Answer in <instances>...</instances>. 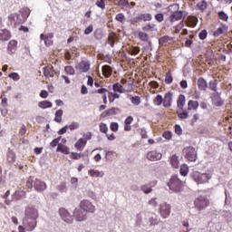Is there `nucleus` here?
<instances>
[{"instance_id": "nucleus-48", "label": "nucleus", "mask_w": 232, "mask_h": 232, "mask_svg": "<svg viewBox=\"0 0 232 232\" xmlns=\"http://www.w3.org/2000/svg\"><path fill=\"white\" fill-rule=\"evenodd\" d=\"M218 84V82L217 80L211 81L209 82V88L210 90H212L213 92H217V86Z\"/></svg>"}, {"instance_id": "nucleus-24", "label": "nucleus", "mask_w": 232, "mask_h": 232, "mask_svg": "<svg viewBox=\"0 0 232 232\" xmlns=\"http://www.w3.org/2000/svg\"><path fill=\"white\" fill-rule=\"evenodd\" d=\"M170 164H171V166H172V168H179V156H177V155H172L171 157H170Z\"/></svg>"}, {"instance_id": "nucleus-58", "label": "nucleus", "mask_w": 232, "mask_h": 232, "mask_svg": "<svg viewBox=\"0 0 232 232\" xmlns=\"http://www.w3.org/2000/svg\"><path fill=\"white\" fill-rule=\"evenodd\" d=\"M111 131H119V123L117 122H112L111 123Z\"/></svg>"}, {"instance_id": "nucleus-2", "label": "nucleus", "mask_w": 232, "mask_h": 232, "mask_svg": "<svg viewBox=\"0 0 232 232\" xmlns=\"http://www.w3.org/2000/svg\"><path fill=\"white\" fill-rule=\"evenodd\" d=\"M191 178L197 184H206L207 182H209L211 179V174L208 173H200L199 171H193L191 173Z\"/></svg>"}, {"instance_id": "nucleus-54", "label": "nucleus", "mask_w": 232, "mask_h": 232, "mask_svg": "<svg viewBox=\"0 0 232 232\" xmlns=\"http://www.w3.org/2000/svg\"><path fill=\"white\" fill-rule=\"evenodd\" d=\"M115 19H116V21H119L120 23H124V19H125L124 14H122V13L118 14L116 15Z\"/></svg>"}, {"instance_id": "nucleus-12", "label": "nucleus", "mask_w": 232, "mask_h": 232, "mask_svg": "<svg viewBox=\"0 0 232 232\" xmlns=\"http://www.w3.org/2000/svg\"><path fill=\"white\" fill-rule=\"evenodd\" d=\"M34 189H36V191L43 192V191H44V189H46L47 186L44 181L36 179L34 180Z\"/></svg>"}, {"instance_id": "nucleus-39", "label": "nucleus", "mask_w": 232, "mask_h": 232, "mask_svg": "<svg viewBox=\"0 0 232 232\" xmlns=\"http://www.w3.org/2000/svg\"><path fill=\"white\" fill-rule=\"evenodd\" d=\"M64 72L67 75H75V69L70 65L64 67Z\"/></svg>"}, {"instance_id": "nucleus-9", "label": "nucleus", "mask_w": 232, "mask_h": 232, "mask_svg": "<svg viewBox=\"0 0 232 232\" xmlns=\"http://www.w3.org/2000/svg\"><path fill=\"white\" fill-rule=\"evenodd\" d=\"M87 215H88V213L81 208L80 209L75 208L73 211V217H74L75 220H77L78 222H82V221L86 220Z\"/></svg>"}, {"instance_id": "nucleus-57", "label": "nucleus", "mask_w": 232, "mask_h": 232, "mask_svg": "<svg viewBox=\"0 0 232 232\" xmlns=\"http://www.w3.org/2000/svg\"><path fill=\"white\" fill-rule=\"evenodd\" d=\"M26 187L29 188V189H32V188H34V178L30 177L27 179Z\"/></svg>"}, {"instance_id": "nucleus-33", "label": "nucleus", "mask_w": 232, "mask_h": 232, "mask_svg": "<svg viewBox=\"0 0 232 232\" xmlns=\"http://www.w3.org/2000/svg\"><path fill=\"white\" fill-rule=\"evenodd\" d=\"M117 5L120 6V8H121L122 10H124V8H130V2H128V0H120L117 3Z\"/></svg>"}, {"instance_id": "nucleus-47", "label": "nucleus", "mask_w": 232, "mask_h": 232, "mask_svg": "<svg viewBox=\"0 0 232 232\" xmlns=\"http://www.w3.org/2000/svg\"><path fill=\"white\" fill-rule=\"evenodd\" d=\"M105 1L106 0H97L95 5L98 6V8L104 10V8H106V4L104 3Z\"/></svg>"}, {"instance_id": "nucleus-27", "label": "nucleus", "mask_w": 232, "mask_h": 232, "mask_svg": "<svg viewBox=\"0 0 232 232\" xmlns=\"http://www.w3.org/2000/svg\"><path fill=\"white\" fill-rule=\"evenodd\" d=\"M178 108H184V105L186 104V96H184V94H180L179 96L178 102Z\"/></svg>"}, {"instance_id": "nucleus-1", "label": "nucleus", "mask_w": 232, "mask_h": 232, "mask_svg": "<svg viewBox=\"0 0 232 232\" xmlns=\"http://www.w3.org/2000/svg\"><path fill=\"white\" fill-rule=\"evenodd\" d=\"M25 218L23 220V225L25 227L27 231H34L37 227V218L39 217V212L37 209L27 208L25 209Z\"/></svg>"}, {"instance_id": "nucleus-42", "label": "nucleus", "mask_w": 232, "mask_h": 232, "mask_svg": "<svg viewBox=\"0 0 232 232\" xmlns=\"http://www.w3.org/2000/svg\"><path fill=\"white\" fill-rule=\"evenodd\" d=\"M130 53L131 55H139L140 52V48L138 46H132L130 50H129Z\"/></svg>"}, {"instance_id": "nucleus-6", "label": "nucleus", "mask_w": 232, "mask_h": 232, "mask_svg": "<svg viewBox=\"0 0 232 232\" xmlns=\"http://www.w3.org/2000/svg\"><path fill=\"white\" fill-rule=\"evenodd\" d=\"M80 208L87 213H95V205L88 199L80 202Z\"/></svg>"}, {"instance_id": "nucleus-23", "label": "nucleus", "mask_w": 232, "mask_h": 232, "mask_svg": "<svg viewBox=\"0 0 232 232\" xmlns=\"http://www.w3.org/2000/svg\"><path fill=\"white\" fill-rule=\"evenodd\" d=\"M171 41H173V38H171L169 36H162L161 38L159 39V43L162 46H166V44H169V43H171Z\"/></svg>"}, {"instance_id": "nucleus-45", "label": "nucleus", "mask_w": 232, "mask_h": 232, "mask_svg": "<svg viewBox=\"0 0 232 232\" xmlns=\"http://www.w3.org/2000/svg\"><path fill=\"white\" fill-rule=\"evenodd\" d=\"M80 126L81 125L79 124V122L73 121L70 125H68V128L69 130H71V131H73V130H79Z\"/></svg>"}, {"instance_id": "nucleus-50", "label": "nucleus", "mask_w": 232, "mask_h": 232, "mask_svg": "<svg viewBox=\"0 0 232 232\" xmlns=\"http://www.w3.org/2000/svg\"><path fill=\"white\" fill-rule=\"evenodd\" d=\"M57 189L61 193H66V191H67L66 183H61L60 185H58Z\"/></svg>"}, {"instance_id": "nucleus-21", "label": "nucleus", "mask_w": 232, "mask_h": 232, "mask_svg": "<svg viewBox=\"0 0 232 232\" xmlns=\"http://www.w3.org/2000/svg\"><path fill=\"white\" fill-rule=\"evenodd\" d=\"M56 151H61V153H64V155H69L70 148L66 147V145L59 143Z\"/></svg>"}, {"instance_id": "nucleus-26", "label": "nucleus", "mask_w": 232, "mask_h": 232, "mask_svg": "<svg viewBox=\"0 0 232 232\" xmlns=\"http://www.w3.org/2000/svg\"><path fill=\"white\" fill-rule=\"evenodd\" d=\"M113 92H118V93H124L126 90H124V87L121 85V83L116 82L112 85Z\"/></svg>"}, {"instance_id": "nucleus-3", "label": "nucleus", "mask_w": 232, "mask_h": 232, "mask_svg": "<svg viewBox=\"0 0 232 232\" xmlns=\"http://www.w3.org/2000/svg\"><path fill=\"white\" fill-rule=\"evenodd\" d=\"M209 204H210L209 198L206 195L198 196L194 200V206L199 211H202V210L206 209V208H208Z\"/></svg>"}, {"instance_id": "nucleus-13", "label": "nucleus", "mask_w": 232, "mask_h": 232, "mask_svg": "<svg viewBox=\"0 0 232 232\" xmlns=\"http://www.w3.org/2000/svg\"><path fill=\"white\" fill-rule=\"evenodd\" d=\"M76 69L79 70L81 73H86L90 70V63L86 61H82L77 66Z\"/></svg>"}, {"instance_id": "nucleus-59", "label": "nucleus", "mask_w": 232, "mask_h": 232, "mask_svg": "<svg viewBox=\"0 0 232 232\" xmlns=\"http://www.w3.org/2000/svg\"><path fill=\"white\" fill-rule=\"evenodd\" d=\"M10 79H13V81H19V74L17 72H12L8 75Z\"/></svg>"}, {"instance_id": "nucleus-62", "label": "nucleus", "mask_w": 232, "mask_h": 232, "mask_svg": "<svg viewBox=\"0 0 232 232\" xmlns=\"http://www.w3.org/2000/svg\"><path fill=\"white\" fill-rule=\"evenodd\" d=\"M151 225L155 226V224H158L157 221V216L155 214H152V217L149 218Z\"/></svg>"}, {"instance_id": "nucleus-60", "label": "nucleus", "mask_w": 232, "mask_h": 232, "mask_svg": "<svg viewBox=\"0 0 232 232\" xmlns=\"http://www.w3.org/2000/svg\"><path fill=\"white\" fill-rule=\"evenodd\" d=\"M83 140H85V144L88 142V140H92V132H87L86 134H83Z\"/></svg>"}, {"instance_id": "nucleus-32", "label": "nucleus", "mask_w": 232, "mask_h": 232, "mask_svg": "<svg viewBox=\"0 0 232 232\" xmlns=\"http://www.w3.org/2000/svg\"><path fill=\"white\" fill-rule=\"evenodd\" d=\"M162 102L164 103V98L160 94H158L153 100V103L155 106H160Z\"/></svg>"}, {"instance_id": "nucleus-64", "label": "nucleus", "mask_w": 232, "mask_h": 232, "mask_svg": "<svg viewBox=\"0 0 232 232\" xmlns=\"http://www.w3.org/2000/svg\"><path fill=\"white\" fill-rule=\"evenodd\" d=\"M175 131H176L177 135H182V128L180 127V125L175 126Z\"/></svg>"}, {"instance_id": "nucleus-11", "label": "nucleus", "mask_w": 232, "mask_h": 232, "mask_svg": "<svg viewBox=\"0 0 232 232\" xmlns=\"http://www.w3.org/2000/svg\"><path fill=\"white\" fill-rule=\"evenodd\" d=\"M157 186V180L150 181L149 184H145L141 186V191L145 193V195H149V193H151L153 191V188Z\"/></svg>"}, {"instance_id": "nucleus-19", "label": "nucleus", "mask_w": 232, "mask_h": 232, "mask_svg": "<svg viewBox=\"0 0 232 232\" xmlns=\"http://www.w3.org/2000/svg\"><path fill=\"white\" fill-rule=\"evenodd\" d=\"M212 102H213L214 106H222V104H224L222 98H220V95L217 94V93L213 94Z\"/></svg>"}, {"instance_id": "nucleus-18", "label": "nucleus", "mask_w": 232, "mask_h": 232, "mask_svg": "<svg viewBox=\"0 0 232 232\" xmlns=\"http://www.w3.org/2000/svg\"><path fill=\"white\" fill-rule=\"evenodd\" d=\"M85 147L86 140H84L82 138L79 139L74 144V148L77 150V151H82Z\"/></svg>"}, {"instance_id": "nucleus-16", "label": "nucleus", "mask_w": 232, "mask_h": 232, "mask_svg": "<svg viewBox=\"0 0 232 232\" xmlns=\"http://www.w3.org/2000/svg\"><path fill=\"white\" fill-rule=\"evenodd\" d=\"M40 39H41V41H44L45 46H52V44L53 43L52 41V39H53V34H48L46 36L42 34L40 35Z\"/></svg>"}, {"instance_id": "nucleus-4", "label": "nucleus", "mask_w": 232, "mask_h": 232, "mask_svg": "<svg viewBox=\"0 0 232 232\" xmlns=\"http://www.w3.org/2000/svg\"><path fill=\"white\" fill-rule=\"evenodd\" d=\"M168 186L173 193H180L182 191V181L177 176H172Z\"/></svg>"}, {"instance_id": "nucleus-37", "label": "nucleus", "mask_w": 232, "mask_h": 232, "mask_svg": "<svg viewBox=\"0 0 232 232\" xmlns=\"http://www.w3.org/2000/svg\"><path fill=\"white\" fill-rule=\"evenodd\" d=\"M115 155H116L115 151L109 150L105 154V159H106V160L111 161V160H113V159H115Z\"/></svg>"}, {"instance_id": "nucleus-7", "label": "nucleus", "mask_w": 232, "mask_h": 232, "mask_svg": "<svg viewBox=\"0 0 232 232\" xmlns=\"http://www.w3.org/2000/svg\"><path fill=\"white\" fill-rule=\"evenodd\" d=\"M185 158L190 162H195L197 160V150L193 147H187L183 150Z\"/></svg>"}, {"instance_id": "nucleus-51", "label": "nucleus", "mask_w": 232, "mask_h": 232, "mask_svg": "<svg viewBox=\"0 0 232 232\" xmlns=\"http://www.w3.org/2000/svg\"><path fill=\"white\" fill-rule=\"evenodd\" d=\"M198 8L202 11L206 10V8H208V3H206V1L204 0L199 2L198 4Z\"/></svg>"}, {"instance_id": "nucleus-31", "label": "nucleus", "mask_w": 232, "mask_h": 232, "mask_svg": "<svg viewBox=\"0 0 232 232\" xmlns=\"http://www.w3.org/2000/svg\"><path fill=\"white\" fill-rule=\"evenodd\" d=\"M106 115H117L121 113V110L119 108L112 107L107 111H105Z\"/></svg>"}, {"instance_id": "nucleus-8", "label": "nucleus", "mask_w": 232, "mask_h": 232, "mask_svg": "<svg viewBox=\"0 0 232 232\" xmlns=\"http://www.w3.org/2000/svg\"><path fill=\"white\" fill-rule=\"evenodd\" d=\"M59 214L63 220L67 224H72V222H73V217L64 208L59 209Z\"/></svg>"}, {"instance_id": "nucleus-22", "label": "nucleus", "mask_w": 232, "mask_h": 232, "mask_svg": "<svg viewBox=\"0 0 232 232\" xmlns=\"http://www.w3.org/2000/svg\"><path fill=\"white\" fill-rule=\"evenodd\" d=\"M89 175H90V177H97V178L102 179V177H104V172L95 170V169H90Z\"/></svg>"}, {"instance_id": "nucleus-41", "label": "nucleus", "mask_w": 232, "mask_h": 232, "mask_svg": "<svg viewBox=\"0 0 232 232\" xmlns=\"http://www.w3.org/2000/svg\"><path fill=\"white\" fill-rule=\"evenodd\" d=\"M218 15L221 21H225L226 23H227V21L229 20V15H227V14H226V12L224 11H220L218 13Z\"/></svg>"}, {"instance_id": "nucleus-43", "label": "nucleus", "mask_w": 232, "mask_h": 232, "mask_svg": "<svg viewBox=\"0 0 232 232\" xmlns=\"http://www.w3.org/2000/svg\"><path fill=\"white\" fill-rule=\"evenodd\" d=\"M130 102H132L134 106H139L140 104V97L139 96L130 97Z\"/></svg>"}, {"instance_id": "nucleus-44", "label": "nucleus", "mask_w": 232, "mask_h": 232, "mask_svg": "<svg viewBox=\"0 0 232 232\" xmlns=\"http://www.w3.org/2000/svg\"><path fill=\"white\" fill-rule=\"evenodd\" d=\"M165 82L166 84H171L173 82V76H171V72H168L165 75Z\"/></svg>"}, {"instance_id": "nucleus-34", "label": "nucleus", "mask_w": 232, "mask_h": 232, "mask_svg": "<svg viewBox=\"0 0 232 232\" xmlns=\"http://www.w3.org/2000/svg\"><path fill=\"white\" fill-rule=\"evenodd\" d=\"M179 173H180V175H182V177H186L188 175V173H189V169L188 168V165H186V164L181 165Z\"/></svg>"}, {"instance_id": "nucleus-5", "label": "nucleus", "mask_w": 232, "mask_h": 232, "mask_svg": "<svg viewBox=\"0 0 232 232\" xmlns=\"http://www.w3.org/2000/svg\"><path fill=\"white\" fill-rule=\"evenodd\" d=\"M159 213L162 218H168L171 214V205L163 202L159 206Z\"/></svg>"}, {"instance_id": "nucleus-20", "label": "nucleus", "mask_w": 232, "mask_h": 232, "mask_svg": "<svg viewBox=\"0 0 232 232\" xmlns=\"http://www.w3.org/2000/svg\"><path fill=\"white\" fill-rule=\"evenodd\" d=\"M10 31L6 29H1L0 30V41H8L10 39Z\"/></svg>"}, {"instance_id": "nucleus-17", "label": "nucleus", "mask_w": 232, "mask_h": 232, "mask_svg": "<svg viewBox=\"0 0 232 232\" xmlns=\"http://www.w3.org/2000/svg\"><path fill=\"white\" fill-rule=\"evenodd\" d=\"M6 157H7V162H9V164H14V162H15L16 157H15V151H14V150L8 149Z\"/></svg>"}, {"instance_id": "nucleus-55", "label": "nucleus", "mask_w": 232, "mask_h": 232, "mask_svg": "<svg viewBox=\"0 0 232 232\" xmlns=\"http://www.w3.org/2000/svg\"><path fill=\"white\" fill-rule=\"evenodd\" d=\"M198 37H199V39H201V41H204V39H206L208 37V31L202 30L199 33Z\"/></svg>"}, {"instance_id": "nucleus-49", "label": "nucleus", "mask_w": 232, "mask_h": 232, "mask_svg": "<svg viewBox=\"0 0 232 232\" xmlns=\"http://www.w3.org/2000/svg\"><path fill=\"white\" fill-rule=\"evenodd\" d=\"M17 46V42L15 40H12L9 42L7 49L10 50V52H13L14 48Z\"/></svg>"}, {"instance_id": "nucleus-46", "label": "nucleus", "mask_w": 232, "mask_h": 232, "mask_svg": "<svg viewBox=\"0 0 232 232\" xmlns=\"http://www.w3.org/2000/svg\"><path fill=\"white\" fill-rule=\"evenodd\" d=\"M82 157H84V154L82 153H77V152H71V159H73L74 160H79Z\"/></svg>"}, {"instance_id": "nucleus-36", "label": "nucleus", "mask_w": 232, "mask_h": 232, "mask_svg": "<svg viewBox=\"0 0 232 232\" xmlns=\"http://www.w3.org/2000/svg\"><path fill=\"white\" fill-rule=\"evenodd\" d=\"M54 121L55 122H63V110L56 111Z\"/></svg>"}, {"instance_id": "nucleus-40", "label": "nucleus", "mask_w": 232, "mask_h": 232, "mask_svg": "<svg viewBox=\"0 0 232 232\" xmlns=\"http://www.w3.org/2000/svg\"><path fill=\"white\" fill-rule=\"evenodd\" d=\"M102 72H103V75H106L107 77L109 75H111V67L110 65H104L102 67Z\"/></svg>"}, {"instance_id": "nucleus-63", "label": "nucleus", "mask_w": 232, "mask_h": 232, "mask_svg": "<svg viewBox=\"0 0 232 232\" xmlns=\"http://www.w3.org/2000/svg\"><path fill=\"white\" fill-rule=\"evenodd\" d=\"M155 19L158 20L159 23H162V21H164V14H157Z\"/></svg>"}, {"instance_id": "nucleus-52", "label": "nucleus", "mask_w": 232, "mask_h": 232, "mask_svg": "<svg viewBox=\"0 0 232 232\" xmlns=\"http://www.w3.org/2000/svg\"><path fill=\"white\" fill-rule=\"evenodd\" d=\"M100 130L102 133H108V125L106 123H100Z\"/></svg>"}, {"instance_id": "nucleus-30", "label": "nucleus", "mask_w": 232, "mask_h": 232, "mask_svg": "<svg viewBox=\"0 0 232 232\" xmlns=\"http://www.w3.org/2000/svg\"><path fill=\"white\" fill-rule=\"evenodd\" d=\"M198 108V102L190 100L188 102V110H197Z\"/></svg>"}, {"instance_id": "nucleus-56", "label": "nucleus", "mask_w": 232, "mask_h": 232, "mask_svg": "<svg viewBox=\"0 0 232 232\" xmlns=\"http://www.w3.org/2000/svg\"><path fill=\"white\" fill-rule=\"evenodd\" d=\"M141 17L143 19V21H151L152 19V16H151V14H141Z\"/></svg>"}, {"instance_id": "nucleus-14", "label": "nucleus", "mask_w": 232, "mask_h": 232, "mask_svg": "<svg viewBox=\"0 0 232 232\" xmlns=\"http://www.w3.org/2000/svg\"><path fill=\"white\" fill-rule=\"evenodd\" d=\"M184 17V13L182 11H175L169 17L170 23H175V21H180Z\"/></svg>"}, {"instance_id": "nucleus-28", "label": "nucleus", "mask_w": 232, "mask_h": 232, "mask_svg": "<svg viewBox=\"0 0 232 232\" xmlns=\"http://www.w3.org/2000/svg\"><path fill=\"white\" fill-rule=\"evenodd\" d=\"M38 106H39L42 110H46V108H52L53 104H52V102L43 101V102H40L38 103Z\"/></svg>"}, {"instance_id": "nucleus-25", "label": "nucleus", "mask_w": 232, "mask_h": 232, "mask_svg": "<svg viewBox=\"0 0 232 232\" xmlns=\"http://www.w3.org/2000/svg\"><path fill=\"white\" fill-rule=\"evenodd\" d=\"M198 86L199 88V90H208V82H206V80H204V78H199L198 80Z\"/></svg>"}, {"instance_id": "nucleus-29", "label": "nucleus", "mask_w": 232, "mask_h": 232, "mask_svg": "<svg viewBox=\"0 0 232 232\" xmlns=\"http://www.w3.org/2000/svg\"><path fill=\"white\" fill-rule=\"evenodd\" d=\"M44 75L45 77H53V69L50 66H46L44 68Z\"/></svg>"}, {"instance_id": "nucleus-10", "label": "nucleus", "mask_w": 232, "mask_h": 232, "mask_svg": "<svg viewBox=\"0 0 232 232\" xmlns=\"http://www.w3.org/2000/svg\"><path fill=\"white\" fill-rule=\"evenodd\" d=\"M147 159L152 162H155V160H160V159H162V153L157 150L149 151L147 153Z\"/></svg>"}, {"instance_id": "nucleus-38", "label": "nucleus", "mask_w": 232, "mask_h": 232, "mask_svg": "<svg viewBox=\"0 0 232 232\" xmlns=\"http://www.w3.org/2000/svg\"><path fill=\"white\" fill-rule=\"evenodd\" d=\"M148 205L154 209L159 206V201H157V198H152L148 201Z\"/></svg>"}, {"instance_id": "nucleus-15", "label": "nucleus", "mask_w": 232, "mask_h": 232, "mask_svg": "<svg viewBox=\"0 0 232 232\" xmlns=\"http://www.w3.org/2000/svg\"><path fill=\"white\" fill-rule=\"evenodd\" d=\"M171 102H173V93L167 92L163 99L164 108H169L171 106Z\"/></svg>"}, {"instance_id": "nucleus-53", "label": "nucleus", "mask_w": 232, "mask_h": 232, "mask_svg": "<svg viewBox=\"0 0 232 232\" xmlns=\"http://www.w3.org/2000/svg\"><path fill=\"white\" fill-rule=\"evenodd\" d=\"M139 38L140 39V41H148V34L144 33V32H140L139 33Z\"/></svg>"}, {"instance_id": "nucleus-35", "label": "nucleus", "mask_w": 232, "mask_h": 232, "mask_svg": "<svg viewBox=\"0 0 232 232\" xmlns=\"http://www.w3.org/2000/svg\"><path fill=\"white\" fill-rule=\"evenodd\" d=\"M14 197H15L16 200H21V198H24L26 197V191L18 190L14 193Z\"/></svg>"}, {"instance_id": "nucleus-61", "label": "nucleus", "mask_w": 232, "mask_h": 232, "mask_svg": "<svg viewBox=\"0 0 232 232\" xmlns=\"http://www.w3.org/2000/svg\"><path fill=\"white\" fill-rule=\"evenodd\" d=\"M163 139H166L167 140H171V131H164L162 134Z\"/></svg>"}]
</instances>
